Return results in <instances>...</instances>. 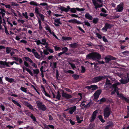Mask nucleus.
<instances>
[{
  "label": "nucleus",
  "mask_w": 129,
  "mask_h": 129,
  "mask_svg": "<svg viewBox=\"0 0 129 129\" xmlns=\"http://www.w3.org/2000/svg\"><path fill=\"white\" fill-rule=\"evenodd\" d=\"M101 58V55L96 52H94L88 54L86 56L87 59H92L94 60H97Z\"/></svg>",
  "instance_id": "1"
},
{
  "label": "nucleus",
  "mask_w": 129,
  "mask_h": 129,
  "mask_svg": "<svg viewBox=\"0 0 129 129\" xmlns=\"http://www.w3.org/2000/svg\"><path fill=\"white\" fill-rule=\"evenodd\" d=\"M36 103L38 109L45 111L47 109L45 106L40 101H38L36 102Z\"/></svg>",
  "instance_id": "2"
},
{
  "label": "nucleus",
  "mask_w": 129,
  "mask_h": 129,
  "mask_svg": "<svg viewBox=\"0 0 129 129\" xmlns=\"http://www.w3.org/2000/svg\"><path fill=\"white\" fill-rule=\"evenodd\" d=\"M25 49L27 50L29 52H32L34 56L36 58L39 59H40V55L38 53L36 50L34 48L32 50H31V49L28 47L25 48Z\"/></svg>",
  "instance_id": "3"
},
{
  "label": "nucleus",
  "mask_w": 129,
  "mask_h": 129,
  "mask_svg": "<svg viewBox=\"0 0 129 129\" xmlns=\"http://www.w3.org/2000/svg\"><path fill=\"white\" fill-rule=\"evenodd\" d=\"M111 112L110 107L109 106L106 107L104 109V117L108 118Z\"/></svg>",
  "instance_id": "4"
},
{
  "label": "nucleus",
  "mask_w": 129,
  "mask_h": 129,
  "mask_svg": "<svg viewBox=\"0 0 129 129\" xmlns=\"http://www.w3.org/2000/svg\"><path fill=\"white\" fill-rule=\"evenodd\" d=\"M108 77L109 78H110V77L109 76H108L105 75L98 76L93 78L92 79V82L94 83L97 82L101 80L105 79L106 77Z\"/></svg>",
  "instance_id": "5"
},
{
  "label": "nucleus",
  "mask_w": 129,
  "mask_h": 129,
  "mask_svg": "<svg viewBox=\"0 0 129 129\" xmlns=\"http://www.w3.org/2000/svg\"><path fill=\"white\" fill-rule=\"evenodd\" d=\"M120 83L118 82H117L116 83L114 84H113L112 86L111 87V88H114V90L112 91L111 93V94H113L115 93V92L116 91H118V89L117 87V86L120 85Z\"/></svg>",
  "instance_id": "6"
},
{
  "label": "nucleus",
  "mask_w": 129,
  "mask_h": 129,
  "mask_svg": "<svg viewBox=\"0 0 129 129\" xmlns=\"http://www.w3.org/2000/svg\"><path fill=\"white\" fill-rule=\"evenodd\" d=\"M123 9V4L121 3L117 6L116 10L117 12H121L122 11Z\"/></svg>",
  "instance_id": "7"
},
{
  "label": "nucleus",
  "mask_w": 129,
  "mask_h": 129,
  "mask_svg": "<svg viewBox=\"0 0 129 129\" xmlns=\"http://www.w3.org/2000/svg\"><path fill=\"white\" fill-rule=\"evenodd\" d=\"M127 77L126 79H121L119 80L121 83L124 84L129 82V73H127Z\"/></svg>",
  "instance_id": "8"
},
{
  "label": "nucleus",
  "mask_w": 129,
  "mask_h": 129,
  "mask_svg": "<svg viewBox=\"0 0 129 129\" xmlns=\"http://www.w3.org/2000/svg\"><path fill=\"white\" fill-rule=\"evenodd\" d=\"M93 5L95 6V8L97 9L98 8H100L102 7V4H98L95 0H92Z\"/></svg>",
  "instance_id": "9"
},
{
  "label": "nucleus",
  "mask_w": 129,
  "mask_h": 129,
  "mask_svg": "<svg viewBox=\"0 0 129 129\" xmlns=\"http://www.w3.org/2000/svg\"><path fill=\"white\" fill-rule=\"evenodd\" d=\"M70 11L71 12L73 13H75L76 12V10L78 11H82L85 10V9L84 8L80 9L78 8H73L70 9Z\"/></svg>",
  "instance_id": "10"
},
{
  "label": "nucleus",
  "mask_w": 129,
  "mask_h": 129,
  "mask_svg": "<svg viewBox=\"0 0 129 129\" xmlns=\"http://www.w3.org/2000/svg\"><path fill=\"white\" fill-rule=\"evenodd\" d=\"M62 96L63 97L67 99L71 98L72 97L71 95L64 93L63 91L62 93Z\"/></svg>",
  "instance_id": "11"
},
{
  "label": "nucleus",
  "mask_w": 129,
  "mask_h": 129,
  "mask_svg": "<svg viewBox=\"0 0 129 129\" xmlns=\"http://www.w3.org/2000/svg\"><path fill=\"white\" fill-rule=\"evenodd\" d=\"M68 22L69 23L74 24L76 23L77 24H81V23L80 21L75 19L69 20Z\"/></svg>",
  "instance_id": "12"
},
{
  "label": "nucleus",
  "mask_w": 129,
  "mask_h": 129,
  "mask_svg": "<svg viewBox=\"0 0 129 129\" xmlns=\"http://www.w3.org/2000/svg\"><path fill=\"white\" fill-rule=\"evenodd\" d=\"M101 92V90H98L96 91L93 95L94 98L96 99H97Z\"/></svg>",
  "instance_id": "13"
},
{
  "label": "nucleus",
  "mask_w": 129,
  "mask_h": 129,
  "mask_svg": "<svg viewBox=\"0 0 129 129\" xmlns=\"http://www.w3.org/2000/svg\"><path fill=\"white\" fill-rule=\"evenodd\" d=\"M76 106H74L73 107L70 108L69 109V113L70 114H72L76 110Z\"/></svg>",
  "instance_id": "14"
},
{
  "label": "nucleus",
  "mask_w": 129,
  "mask_h": 129,
  "mask_svg": "<svg viewBox=\"0 0 129 129\" xmlns=\"http://www.w3.org/2000/svg\"><path fill=\"white\" fill-rule=\"evenodd\" d=\"M97 113V111H95L93 112L92 116L91 119H90V121L92 122L94 120L96 117V114Z\"/></svg>",
  "instance_id": "15"
},
{
  "label": "nucleus",
  "mask_w": 129,
  "mask_h": 129,
  "mask_svg": "<svg viewBox=\"0 0 129 129\" xmlns=\"http://www.w3.org/2000/svg\"><path fill=\"white\" fill-rule=\"evenodd\" d=\"M108 123L109 124L106 126L105 129H109L110 128L112 127L113 126L114 124L113 122H109Z\"/></svg>",
  "instance_id": "16"
},
{
  "label": "nucleus",
  "mask_w": 129,
  "mask_h": 129,
  "mask_svg": "<svg viewBox=\"0 0 129 129\" xmlns=\"http://www.w3.org/2000/svg\"><path fill=\"white\" fill-rule=\"evenodd\" d=\"M86 18L89 20H91L92 19V17L89 13H86L85 15Z\"/></svg>",
  "instance_id": "17"
},
{
  "label": "nucleus",
  "mask_w": 129,
  "mask_h": 129,
  "mask_svg": "<svg viewBox=\"0 0 129 129\" xmlns=\"http://www.w3.org/2000/svg\"><path fill=\"white\" fill-rule=\"evenodd\" d=\"M105 59L106 62H108L111 59H114L113 57L110 55L106 56L105 57Z\"/></svg>",
  "instance_id": "18"
},
{
  "label": "nucleus",
  "mask_w": 129,
  "mask_h": 129,
  "mask_svg": "<svg viewBox=\"0 0 129 129\" xmlns=\"http://www.w3.org/2000/svg\"><path fill=\"white\" fill-rule=\"evenodd\" d=\"M70 9L69 6H68L67 7V8L64 7H61V11H65L66 12H67Z\"/></svg>",
  "instance_id": "19"
},
{
  "label": "nucleus",
  "mask_w": 129,
  "mask_h": 129,
  "mask_svg": "<svg viewBox=\"0 0 129 129\" xmlns=\"http://www.w3.org/2000/svg\"><path fill=\"white\" fill-rule=\"evenodd\" d=\"M47 40L46 39H43L42 40L41 42V44L44 45H47L48 44V42H46Z\"/></svg>",
  "instance_id": "20"
},
{
  "label": "nucleus",
  "mask_w": 129,
  "mask_h": 129,
  "mask_svg": "<svg viewBox=\"0 0 129 129\" xmlns=\"http://www.w3.org/2000/svg\"><path fill=\"white\" fill-rule=\"evenodd\" d=\"M50 66L53 69L56 68L57 67V63L55 62H53L51 63Z\"/></svg>",
  "instance_id": "21"
},
{
  "label": "nucleus",
  "mask_w": 129,
  "mask_h": 129,
  "mask_svg": "<svg viewBox=\"0 0 129 129\" xmlns=\"http://www.w3.org/2000/svg\"><path fill=\"white\" fill-rule=\"evenodd\" d=\"M0 10L1 11L0 12V14L2 15V17H3L5 15L6 11L5 10L3 9H1Z\"/></svg>",
  "instance_id": "22"
},
{
  "label": "nucleus",
  "mask_w": 129,
  "mask_h": 129,
  "mask_svg": "<svg viewBox=\"0 0 129 129\" xmlns=\"http://www.w3.org/2000/svg\"><path fill=\"white\" fill-rule=\"evenodd\" d=\"M5 79L7 81H8L10 83H11L14 81V80L12 78H10L7 77H6Z\"/></svg>",
  "instance_id": "23"
},
{
  "label": "nucleus",
  "mask_w": 129,
  "mask_h": 129,
  "mask_svg": "<svg viewBox=\"0 0 129 129\" xmlns=\"http://www.w3.org/2000/svg\"><path fill=\"white\" fill-rule=\"evenodd\" d=\"M33 70L34 73L35 74H36V75H35L36 76L37 75L39 74L40 72L39 69H33Z\"/></svg>",
  "instance_id": "24"
},
{
  "label": "nucleus",
  "mask_w": 129,
  "mask_h": 129,
  "mask_svg": "<svg viewBox=\"0 0 129 129\" xmlns=\"http://www.w3.org/2000/svg\"><path fill=\"white\" fill-rule=\"evenodd\" d=\"M91 90H95L98 89V87L96 85H91L90 86Z\"/></svg>",
  "instance_id": "25"
},
{
  "label": "nucleus",
  "mask_w": 129,
  "mask_h": 129,
  "mask_svg": "<svg viewBox=\"0 0 129 129\" xmlns=\"http://www.w3.org/2000/svg\"><path fill=\"white\" fill-rule=\"evenodd\" d=\"M30 4L31 5L35 6H39V4H37L36 2H34V1H31V2L30 3Z\"/></svg>",
  "instance_id": "26"
},
{
  "label": "nucleus",
  "mask_w": 129,
  "mask_h": 129,
  "mask_svg": "<svg viewBox=\"0 0 129 129\" xmlns=\"http://www.w3.org/2000/svg\"><path fill=\"white\" fill-rule=\"evenodd\" d=\"M107 29L110 28L112 27V25L106 23L105 26Z\"/></svg>",
  "instance_id": "27"
},
{
  "label": "nucleus",
  "mask_w": 129,
  "mask_h": 129,
  "mask_svg": "<svg viewBox=\"0 0 129 129\" xmlns=\"http://www.w3.org/2000/svg\"><path fill=\"white\" fill-rule=\"evenodd\" d=\"M26 105L27 106V107H29L30 109L31 110H34L33 106L30 104L28 103H26Z\"/></svg>",
  "instance_id": "28"
},
{
  "label": "nucleus",
  "mask_w": 129,
  "mask_h": 129,
  "mask_svg": "<svg viewBox=\"0 0 129 129\" xmlns=\"http://www.w3.org/2000/svg\"><path fill=\"white\" fill-rule=\"evenodd\" d=\"M71 39H72L71 38L67 37H63L62 38V40L63 41L66 40H69Z\"/></svg>",
  "instance_id": "29"
},
{
  "label": "nucleus",
  "mask_w": 129,
  "mask_h": 129,
  "mask_svg": "<svg viewBox=\"0 0 129 129\" xmlns=\"http://www.w3.org/2000/svg\"><path fill=\"white\" fill-rule=\"evenodd\" d=\"M12 101L14 104H16L17 106L19 107L20 108L21 107V106L20 105L17 101L13 100H12Z\"/></svg>",
  "instance_id": "30"
},
{
  "label": "nucleus",
  "mask_w": 129,
  "mask_h": 129,
  "mask_svg": "<svg viewBox=\"0 0 129 129\" xmlns=\"http://www.w3.org/2000/svg\"><path fill=\"white\" fill-rule=\"evenodd\" d=\"M25 70L32 76H33V74L31 70L29 69L26 68Z\"/></svg>",
  "instance_id": "31"
},
{
  "label": "nucleus",
  "mask_w": 129,
  "mask_h": 129,
  "mask_svg": "<svg viewBox=\"0 0 129 129\" xmlns=\"http://www.w3.org/2000/svg\"><path fill=\"white\" fill-rule=\"evenodd\" d=\"M12 49L10 47H7L6 48V52L7 54L9 53L11 51Z\"/></svg>",
  "instance_id": "32"
},
{
  "label": "nucleus",
  "mask_w": 129,
  "mask_h": 129,
  "mask_svg": "<svg viewBox=\"0 0 129 129\" xmlns=\"http://www.w3.org/2000/svg\"><path fill=\"white\" fill-rule=\"evenodd\" d=\"M61 97V95L60 94V92L59 91H58L57 92V94L56 98L58 99V100H60V99Z\"/></svg>",
  "instance_id": "33"
},
{
  "label": "nucleus",
  "mask_w": 129,
  "mask_h": 129,
  "mask_svg": "<svg viewBox=\"0 0 129 129\" xmlns=\"http://www.w3.org/2000/svg\"><path fill=\"white\" fill-rule=\"evenodd\" d=\"M111 85V83L110 82V81L108 79H106V81L105 84V85Z\"/></svg>",
  "instance_id": "34"
},
{
  "label": "nucleus",
  "mask_w": 129,
  "mask_h": 129,
  "mask_svg": "<svg viewBox=\"0 0 129 129\" xmlns=\"http://www.w3.org/2000/svg\"><path fill=\"white\" fill-rule=\"evenodd\" d=\"M24 58L26 61H28L30 62L31 63H33V61L32 60L29 58L27 57H25Z\"/></svg>",
  "instance_id": "35"
},
{
  "label": "nucleus",
  "mask_w": 129,
  "mask_h": 129,
  "mask_svg": "<svg viewBox=\"0 0 129 129\" xmlns=\"http://www.w3.org/2000/svg\"><path fill=\"white\" fill-rule=\"evenodd\" d=\"M39 15L40 17L42 20L43 21H44L45 16L41 14H39Z\"/></svg>",
  "instance_id": "36"
},
{
  "label": "nucleus",
  "mask_w": 129,
  "mask_h": 129,
  "mask_svg": "<svg viewBox=\"0 0 129 129\" xmlns=\"http://www.w3.org/2000/svg\"><path fill=\"white\" fill-rule=\"evenodd\" d=\"M98 117L102 122L104 123L105 122V120L103 119L102 116L100 115L98 116Z\"/></svg>",
  "instance_id": "37"
},
{
  "label": "nucleus",
  "mask_w": 129,
  "mask_h": 129,
  "mask_svg": "<svg viewBox=\"0 0 129 129\" xmlns=\"http://www.w3.org/2000/svg\"><path fill=\"white\" fill-rule=\"evenodd\" d=\"M60 19H56L55 20L54 22L58 24H61V23L60 22Z\"/></svg>",
  "instance_id": "38"
},
{
  "label": "nucleus",
  "mask_w": 129,
  "mask_h": 129,
  "mask_svg": "<svg viewBox=\"0 0 129 129\" xmlns=\"http://www.w3.org/2000/svg\"><path fill=\"white\" fill-rule=\"evenodd\" d=\"M70 46V48H74L76 46L77 44L76 43H73L72 44L69 45Z\"/></svg>",
  "instance_id": "39"
},
{
  "label": "nucleus",
  "mask_w": 129,
  "mask_h": 129,
  "mask_svg": "<svg viewBox=\"0 0 129 129\" xmlns=\"http://www.w3.org/2000/svg\"><path fill=\"white\" fill-rule=\"evenodd\" d=\"M83 23L85 25H86L88 26H90V23L87 21L85 20L84 21Z\"/></svg>",
  "instance_id": "40"
},
{
  "label": "nucleus",
  "mask_w": 129,
  "mask_h": 129,
  "mask_svg": "<svg viewBox=\"0 0 129 129\" xmlns=\"http://www.w3.org/2000/svg\"><path fill=\"white\" fill-rule=\"evenodd\" d=\"M99 20V19L98 18H94L93 20V22L94 23H96Z\"/></svg>",
  "instance_id": "41"
},
{
  "label": "nucleus",
  "mask_w": 129,
  "mask_h": 129,
  "mask_svg": "<svg viewBox=\"0 0 129 129\" xmlns=\"http://www.w3.org/2000/svg\"><path fill=\"white\" fill-rule=\"evenodd\" d=\"M20 89L23 91L24 92H27V88L25 87H21L20 88Z\"/></svg>",
  "instance_id": "42"
},
{
  "label": "nucleus",
  "mask_w": 129,
  "mask_h": 129,
  "mask_svg": "<svg viewBox=\"0 0 129 129\" xmlns=\"http://www.w3.org/2000/svg\"><path fill=\"white\" fill-rule=\"evenodd\" d=\"M72 76L75 79L77 80L79 76L78 75L74 74L72 75Z\"/></svg>",
  "instance_id": "43"
},
{
  "label": "nucleus",
  "mask_w": 129,
  "mask_h": 129,
  "mask_svg": "<svg viewBox=\"0 0 129 129\" xmlns=\"http://www.w3.org/2000/svg\"><path fill=\"white\" fill-rule=\"evenodd\" d=\"M30 115H31L30 116L31 118L33 119V120L35 121H36V119L35 117L33 116L32 113H30Z\"/></svg>",
  "instance_id": "44"
},
{
  "label": "nucleus",
  "mask_w": 129,
  "mask_h": 129,
  "mask_svg": "<svg viewBox=\"0 0 129 129\" xmlns=\"http://www.w3.org/2000/svg\"><path fill=\"white\" fill-rule=\"evenodd\" d=\"M68 48L66 47H65L63 48H62V50L63 51L62 52L64 53L66 52L68 50Z\"/></svg>",
  "instance_id": "45"
},
{
  "label": "nucleus",
  "mask_w": 129,
  "mask_h": 129,
  "mask_svg": "<svg viewBox=\"0 0 129 129\" xmlns=\"http://www.w3.org/2000/svg\"><path fill=\"white\" fill-rule=\"evenodd\" d=\"M35 42L36 43L37 45H39L40 44H41V42L39 40H37L35 41Z\"/></svg>",
  "instance_id": "46"
},
{
  "label": "nucleus",
  "mask_w": 129,
  "mask_h": 129,
  "mask_svg": "<svg viewBox=\"0 0 129 129\" xmlns=\"http://www.w3.org/2000/svg\"><path fill=\"white\" fill-rule=\"evenodd\" d=\"M11 14H12V15H14L15 16H17V15L16 14V13L14 11V10L13 9H11Z\"/></svg>",
  "instance_id": "47"
},
{
  "label": "nucleus",
  "mask_w": 129,
  "mask_h": 129,
  "mask_svg": "<svg viewBox=\"0 0 129 129\" xmlns=\"http://www.w3.org/2000/svg\"><path fill=\"white\" fill-rule=\"evenodd\" d=\"M76 118L77 121L78 123H81L82 120H80V118L77 115L76 116Z\"/></svg>",
  "instance_id": "48"
},
{
  "label": "nucleus",
  "mask_w": 129,
  "mask_h": 129,
  "mask_svg": "<svg viewBox=\"0 0 129 129\" xmlns=\"http://www.w3.org/2000/svg\"><path fill=\"white\" fill-rule=\"evenodd\" d=\"M35 12L38 15L40 14L39 11V8L37 7H36L35 8Z\"/></svg>",
  "instance_id": "49"
},
{
  "label": "nucleus",
  "mask_w": 129,
  "mask_h": 129,
  "mask_svg": "<svg viewBox=\"0 0 129 129\" xmlns=\"http://www.w3.org/2000/svg\"><path fill=\"white\" fill-rule=\"evenodd\" d=\"M47 50L44 49L43 50V53L44 54L47 55L49 54V52Z\"/></svg>",
  "instance_id": "50"
},
{
  "label": "nucleus",
  "mask_w": 129,
  "mask_h": 129,
  "mask_svg": "<svg viewBox=\"0 0 129 129\" xmlns=\"http://www.w3.org/2000/svg\"><path fill=\"white\" fill-rule=\"evenodd\" d=\"M118 75L119 77L121 78L122 79H123V77H124V75L122 74L121 73L118 74Z\"/></svg>",
  "instance_id": "51"
},
{
  "label": "nucleus",
  "mask_w": 129,
  "mask_h": 129,
  "mask_svg": "<svg viewBox=\"0 0 129 129\" xmlns=\"http://www.w3.org/2000/svg\"><path fill=\"white\" fill-rule=\"evenodd\" d=\"M22 15L25 17V18L27 19L28 18V17L27 15V12H25V13H22Z\"/></svg>",
  "instance_id": "52"
},
{
  "label": "nucleus",
  "mask_w": 129,
  "mask_h": 129,
  "mask_svg": "<svg viewBox=\"0 0 129 129\" xmlns=\"http://www.w3.org/2000/svg\"><path fill=\"white\" fill-rule=\"evenodd\" d=\"M11 3L12 6H18V4L15 3L14 2H11Z\"/></svg>",
  "instance_id": "53"
},
{
  "label": "nucleus",
  "mask_w": 129,
  "mask_h": 129,
  "mask_svg": "<svg viewBox=\"0 0 129 129\" xmlns=\"http://www.w3.org/2000/svg\"><path fill=\"white\" fill-rule=\"evenodd\" d=\"M31 63H32L31 64V66H32L33 67H34L35 68H37V66L36 64L34 63L33 62Z\"/></svg>",
  "instance_id": "54"
},
{
  "label": "nucleus",
  "mask_w": 129,
  "mask_h": 129,
  "mask_svg": "<svg viewBox=\"0 0 129 129\" xmlns=\"http://www.w3.org/2000/svg\"><path fill=\"white\" fill-rule=\"evenodd\" d=\"M56 77L57 79H59V75L58 74V70H56Z\"/></svg>",
  "instance_id": "55"
},
{
  "label": "nucleus",
  "mask_w": 129,
  "mask_h": 129,
  "mask_svg": "<svg viewBox=\"0 0 129 129\" xmlns=\"http://www.w3.org/2000/svg\"><path fill=\"white\" fill-rule=\"evenodd\" d=\"M46 29L49 31L50 33L51 32V31L50 28V27L48 26H46L45 27Z\"/></svg>",
  "instance_id": "56"
},
{
  "label": "nucleus",
  "mask_w": 129,
  "mask_h": 129,
  "mask_svg": "<svg viewBox=\"0 0 129 129\" xmlns=\"http://www.w3.org/2000/svg\"><path fill=\"white\" fill-rule=\"evenodd\" d=\"M85 70V68L83 66H81V72L82 73H84Z\"/></svg>",
  "instance_id": "57"
},
{
  "label": "nucleus",
  "mask_w": 129,
  "mask_h": 129,
  "mask_svg": "<svg viewBox=\"0 0 129 129\" xmlns=\"http://www.w3.org/2000/svg\"><path fill=\"white\" fill-rule=\"evenodd\" d=\"M18 22L23 23L24 22V21L23 20L18 19L17 20Z\"/></svg>",
  "instance_id": "58"
},
{
  "label": "nucleus",
  "mask_w": 129,
  "mask_h": 129,
  "mask_svg": "<svg viewBox=\"0 0 129 129\" xmlns=\"http://www.w3.org/2000/svg\"><path fill=\"white\" fill-rule=\"evenodd\" d=\"M69 63L70 65H71V66L73 69L75 68V66L74 64H72V63L70 62H69Z\"/></svg>",
  "instance_id": "59"
},
{
  "label": "nucleus",
  "mask_w": 129,
  "mask_h": 129,
  "mask_svg": "<svg viewBox=\"0 0 129 129\" xmlns=\"http://www.w3.org/2000/svg\"><path fill=\"white\" fill-rule=\"evenodd\" d=\"M106 101V99L104 98H102L100 100V101L101 102H104L105 101Z\"/></svg>",
  "instance_id": "60"
},
{
  "label": "nucleus",
  "mask_w": 129,
  "mask_h": 129,
  "mask_svg": "<svg viewBox=\"0 0 129 129\" xmlns=\"http://www.w3.org/2000/svg\"><path fill=\"white\" fill-rule=\"evenodd\" d=\"M6 62L5 61H0V64L1 65H5L6 63Z\"/></svg>",
  "instance_id": "61"
},
{
  "label": "nucleus",
  "mask_w": 129,
  "mask_h": 129,
  "mask_svg": "<svg viewBox=\"0 0 129 129\" xmlns=\"http://www.w3.org/2000/svg\"><path fill=\"white\" fill-rule=\"evenodd\" d=\"M96 35L99 38L101 39L102 38V37L101 35L99 33H96Z\"/></svg>",
  "instance_id": "62"
},
{
  "label": "nucleus",
  "mask_w": 129,
  "mask_h": 129,
  "mask_svg": "<svg viewBox=\"0 0 129 129\" xmlns=\"http://www.w3.org/2000/svg\"><path fill=\"white\" fill-rule=\"evenodd\" d=\"M107 28L105 26L102 29V30L103 31L106 32L107 30Z\"/></svg>",
  "instance_id": "63"
},
{
  "label": "nucleus",
  "mask_w": 129,
  "mask_h": 129,
  "mask_svg": "<svg viewBox=\"0 0 129 129\" xmlns=\"http://www.w3.org/2000/svg\"><path fill=\"white\" fill-rule=\"evenodd\" d=\"M103 41L105 42H108L107 39L104 36L103 37Z\"/></svg>",
  "instance_id": "64"
}]
</instances>
